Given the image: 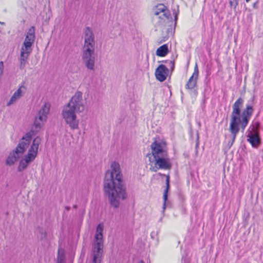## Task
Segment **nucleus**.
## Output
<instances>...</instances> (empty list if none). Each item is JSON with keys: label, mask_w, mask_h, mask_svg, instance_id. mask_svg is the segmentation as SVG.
I'll return each mask as SVG.
<instances>
[{"label": "nucleus", "mask_w": 263, "mask_h": 263, "mask_svg": "<svg viewBox=\"0 0 263 263\" xmlns=\"http://www.w3.org/2000/svg\"><path fill=\"white\" fill-rule=\"evenodd\" d=\"M110 168L111 170L107 171L105 173L103 188L110 205L117 209L120 201L126 198V187L119 163L116 161L112 162Z\"/></svg>", "instance_id": "nucleus-1"}, {"label": "nucleus", "mask_w": 263, "mask_h": 263, "mask_svg": "<svg viewBox=\"0 0 263 263\" xmlns=\"http://www.w3.org/2000/svg\"><path fill=\"white\" fill-rule=\"evenodd\" d=\"M243 100L241 98H238L232 106V112L231 116L229 130L231 133V141L228 145L231 147L235 141L237 134L240 129L243 132L248 124L253 114V109L251 105H247L241 114Z\"/></svg>", "instance_id": "nucleus-2"}, {"label": "nucleus", "mask_w": 263, "mask_h": 263, "mask_svg": "<svg viewBox=\"0 0 263 263\" xmlns=\"http://www.w3.org/2000/svg\"><path fill=\"white\" fill-rule=\"evenodd\" d=\"M152 153L148 154L149 170L157 172L159 170H170L172 163L168 157L167 144L164 141H155L151 145Z\"/></svg>", "instance_id": "nucleus-3"}, {"label": "nucleus", "mask_w": 263, "mask_h": 263, "mask_svg": "<svg viewBox=\"0 0 263 263\" xmlns=\"http://www.w3.org/2000/svg\"><path fill=\"white\" fill-rule=\"evenodd\" d=\"M86 104V99H83V93L77 91L71 97L68 103L62 110V116L66 123L72 130L79 128V120L76 112H82L84 111Z\"/></svg>", "instance_id": "nucleus-4"}, {"label": "nucleus", "mask_w": 263, "mask_h": 263, "mask_svg": "<svg viewBox=\"0 0 263 263\" xmlns=\"http://www.w3.org/2000/svg\"><path fill=\"white\" fill-rule=\"evenodd\" d=\"M152 13L154 19H158L159 25L161 26L172 27L176 22H174L170 11L167 7L162 4H159L155 6L152 10Z\"/></svg>", "instance_id": "nucleus-5"}, {"label": "nucleus", "mask_w": 263, "mask_h": 263, "mask_svg": "<svg viewBox=\"0 0 263 263\" xmlns=\"http://www.w3.org/2000/svg\"><path fill=\"white\" fill-rule=\"evenodd\" d=\"M103 227L100 224L97 226L92 254V263L101 262L103 252Z\"/></svg>", "instance_id": "nucleus-6"}, {"label": "nucleus", "mask_w": 263, "mask_h": 263, "mask_svg": "<svg viewBox=\"0 0 263 263\" xmlns=\"http://www.w3.org/2000/svg\"><path fill=\"white\" fill-rule=\"evenodd\" d=\"M49 110V104L46 103L39 111L38 116L35 118L34 124L31 130L33 134H36L41 130L42 123L46 121Z\"/></svg>", "instance_id": "nucleus-7"}, {"label": "nucleus", "mask_w": 263, "mask_h": 263, "mask_svg": "<svg viewBox=\"0 0 263 263\" xmlns=\"http://www.w3.org/2000/svg\"><path fill=\"white\" fill-rule=\"evenodd\" d=\"M82 60L83 64L88 70H95L96 61L95 51H82Z\"/></svg>", "instance_id": "nucleus-8"}, {"label": "nucleus", "mask_w": 263, "mask_h": 263, "mask_svg": "<svg viewBox=\"0 0 263 263\" xmlns=\"http://www.w3.org/2000/svg\"><path fill=\"white\" fill-rule=\"evenodd\" d=\"M259 123L256 122L255 125H253L251 129L248 131V141H249L253 147H257L260 143V138L259 136L258 128Z\"/></svg>", "instance_id": "nucleus-9"}, {"label": "nucleus", "mask_w": 263, "mask_h": 263, "mask_svg": "<svg viewBox=\"0 0 263 263\" xmlns=\"http://www.w3.org/2000/svg\"><path fill=\"white\" fill-rule=\"evenodd\" d=\"M169 74V69L166 65L163 64L160 65L156 69L155 76L158 81L163 82L166 79Z\"/></svg>", "instance_id": "nucleus-10"}, {"label": "nucleus", "mask_w": 263, "mask_h": 263, "mask_svg": "<svg viewBox=\"0 0 263 263\" xmlns=\"http://www.w3.org/2000/svg\"><path fill=\"white\" fill-rule=\"evenodd\" d=\"M31 137L29 133L22 138L18 144L16 146V151L24 153L29 146Z\"/></svg>", "instance_id": "nucleus-11"}, {"label": "nucleus", "mask_w": 263, "mask_h": 263, "mask_svg": "<svg viewBox=\"0 0 263 263\" xmlns=\"http://www.w3.org/2000/svg\"><path fill=\"white\" fill-rule=\"evenodd\" d=\"M22 89H23L24 91L26 90V88L23 84H22L20 86L19 88L13 93L10 100L8 102L7 104V106H10L12 104L15 103L18 99H19L22 96Z\"/></svg>", "instance_id": "nucleus-12"}, {"label": "nucleus", "mask_w": 263, "mask_h": 263, "mask_svg": "<svg viewBox=\"0 0 263 263\" xmlns=\"http://www.w3.org/2000/svg\"><path fill=\"white\" fill-rule=\"evenodd\" d=\"M198 76V69L197 65L196 64L194 68V72L192 77L189 80L186 87L189 89H193L196 86L197 79Z\"/></svg>", "instance_id": "nucleus-13"}, {"label": "nucleus", "mask_w": 263, "mask_h": 263, "mask_svg": "<svg viewBox=\"0 0 263 263\" xmlns=\"http://www.w3.org/2000/svg\"><path fill=\"white\" fill-rule=\"evenodd\" d=\"M24 153H21L16 151V147L14 151L10 154L6 159V163L8 165H13L17 160L20 157V155L23 154Z\"/></svg>", "instance_id": "nucleus-14"}, {"label": "nucleus", "mask_w": 263, "mask_h": 263, "mask_svg": "<svg viewBox=\"0 0 263 263\" xmlns=\"http://www.w3.org/2000/svg\"><path fill=\"white\" fill-rule=\"evenodd\" d=\"M158 175H159V176H165V175L162 174L160 173H159L158 174ZM169 182H170V177H169V175H167V176H166V189L164 191L163 195V208H163V212L164 211V210L166 209V200L167 199V193H168V189H169V186H170Z\"/></svg>", "instance_id": "nucleus-15"}, {"label": "nucleus", "mask_w": 263, "mask_h": 263, "mask_svg": "<svg viewBox=\"0 0 263 263\" xmlns=\"http://www.w3.org/2000/svg\"><path fill=\"white\" fill-rule=\"evenodd\" d=\"M35 39V27L34 26H32L28 30L25 41V42H30L31 43H33Z\"/></svg>", "instance_id": "nucleus-16"}, {"label": "nucleus", "mask_w": 263, "mask_h": 263, "mask_svg": "<svg viewBox=\"0 0 263 263\" xmlns=\"http://www.w3.org/2000/svg\"><path fill=\"white\" fill-rule=\"evenodd\" d=\"M167 44H164L159 47L156 50V55L158 57H165L168 53Z\"/></svg>", "instance_id": "nucleus-17"}, {"label": "nucleus", "mask_w": 263, "mask_h": 263, "mask_svg": "<svg viewBox=\"0 0 263 263\" xmlns=\"http://www.w3.org/2000/svg\"><path fill=\"white\" fill-rule=\"evenodd\" d=\"M35 235L37 238L41 240H44L47 237V233L43 228L38 227L35 231Z\"/></svg>", "instance_id": "nucleus-18"}, {"label": "nucleus", "mask_w": 263, "mask_h": 263, "mask_svg": "<svg viewBox=\"0 0 263 263\" xmlns=\"http://www.w3.org/2000/svg\"><path fill=\"white\" fill-rule=\"evenodd\" d=\"M33 43L24 41L21 47V52H24L25 54H30L32 51L31 46Z\"/></svg>", "instance_id": "nucleus-19"}, {"label": "nucleus", "mask_w": 263, "mask_h": 263, "mask_svg": "<svg viewBox=\"0 0 263 263\" xmlns=\"http://www.w3.org/2000/svg\"><path fill=\"white\" fill-rule=\"evenodd\" d=\"M33 43L24 41L21 47V52H24L25 54H30L32 51L31 46Z\"/></svg>", "instance_id": "nucleus-20"}, {"label": "nucleus", "mask_w": 263, "mask_h": 263, "mask_svg": "<svg viewBox=\"0 0 263 263\" xmlns=\"http://www.w3.org/2000/svg\"><path fill=\"white\" fill-rule=\"evenodd\" d=\"M96 42H84L82 51H95Z\"/></svg>", "instance_id": "nucleus-21"}, {"label": "nucleus", "mask_w": 263, "mask_h": 263, "mask_svg": "<svg viewBox=\"0 0 263 263\" xmlns=\"http://www.w3.org/2000/svg\"><path fill=\"white\" fill-rule=\"evenodd\" d=\"M41 142V139L39 137H36L33 141L32 144L29 150L37 153L39 146Z\"/></svg>", "instance_id": "nucleus-22"}, {"label": "nucleus", "mask_w": 263, "mask_h": 263, "mask_svg": "<svg viewBox=\"0 0 263 263\" xmlns=\"http://www.w3.org/2000/svg\"><path fill=\"white\" fill-rule=\"evenodd\" d=\"M30 54H25L24 52H21V56L19 59L20 65V68L21 69H24L26 66L27 60Z\"/></svg>", "instance_id": "nucleus-23"}, {"label": "nucleus", "mask_w": 263, "mask_h": 263, "mask_svg": "<svg viewBox=\"0 0 263 263\" xmlns=\"http://www.w3.org/2000/svg\"><path fill=\"white\" fill-rule=\"evenodd\" d=\"M84 39H95V34L89 27H86L84 29Z\"/></svg>", "instance_id": "nucleus-24"}, {"label": "nucleus", "mask_w": 263, "mask_h": 263, "mask_svg": "<svg viewBox=\"0 0 263 263\" xmlns=\"http://www.w3.org/2000/svg\"><path fill=\"white\" fill-rule=\"evenodd\" d=\"M36 156L37 154L35 152L29 150L27 155H25L23 159L25 160H27V162L30 163L35 159Z\"/></svg>", "instance_id": "nucleus-25"}, {"label": "nucleus", "mask_w": 263, "mask_h": 263, "mask_svg": "<svg viewBox=\"0 0 263 263\" xmlns=\"http://www.w3.org/2000/svg\"><path fill=\"white\" fill-rule=\"evenodd\" d=\"M29 164V163L27 162V160H25L24 159H22L20 162L17 168L18 171L22 172L24 171L27 167Z\"/></svg>", "instance_id": "nucleus-26"}, {"label": "nucleus", "mask_w": 263, "mask_h": 263, "mask_svg": "<svg viewBox=\"0 0 263 263\" xmlns=\"http://www.w3.org/2000/svg\"><path fill=\"white\" fill-rule=\"evenodd\" d=\"M64 255L63 254H60V250L58 251L57 256V263H63Z\"/></svg>", "instance_id": "nucleus-27"}, {"label": "nucleus", "mask_w": 263, "mask_h": 263, "mask_svg": "<svg viewBox=\"0 0 263 263\" xmlns=\"http://www.w3.org/2000/svg\"><path fill=\"white\" fill-rule=\"evenodd\" d=\"M162 62L168 63V66L170 67V69L171 71H173L174 69V60H171L169 62L168 61H162Z\"/></svg>", "instance_id": "nucleus-28"}, {"label": "nucleus", "mask_w": 263, "mask_h": 263, "mask_svg": "<svg viewBox=\"0 0 263 263\" xmlns=\"http://www.w3.org/2000/svg\"><path fill=\"white\" fill-rule=\"evenodd\" d=\"M194 137L196 141V148H197L199 146V134L197 130L196 131Z\"/></svg>", "instance_id": "nucleus-29"}, {"label": "nucleus", "mask_w": 263, "mask_h": 263, "mask_svg": "<svg viewBox=\"0 0 263 263\" xmlns=\"http://www.w3.org/2000/svg\"><path fill=\"white\" fill-rule=\"evenodd\" d=\"M238 0H230V4L231 7H234V8L235 9L238 5Z\"/></svg>", "instance_id": "nucleus-30"}, {"label": "nucleus", "mask_w": 263, "mask_h": 263, "mask_svg": "<svg viewBox=\"0 0 263 263\" xmlns=\"http://www.w3.org/2000/svg\"><path fill=\"white\" fill-rule=\"evenodd\" d=\"M84 42H96L95 39H84Z\"/></svg>", "instance_id": "nucleus-31"}, {"label": "nucleus", "mask_w": 263, "mask_h": 263, "mask_svg": "<svg viewBox=\"0 0 263 263\" xmlns=\"http://www.w3.org/2000/svg\"><path fill=\"white\" fill-rule=\"evenodd\" d=\"M257 4H258V2H256L255 3H254L253 5V7L254 8V9H257Z\"/></svg>", "instance_id": "nucleus-32"}, {"label": "nucleus", "mask_w": 263, "mask_h": 263, "mask_svg": "<svg viewBox=\"0 0 263 263\" xmlns=\"http://www.w3.org/2000/svg\"><path fill=\"white\" fill-rule=\"evenodd\" d=\"M155 233L154 232H153L151 233V237L153 239H154L155 238Z\"/></svg>", "instance_id": "nucleus-33"}, {"label": "nucleus", "mask_w": 263, "mask_h": 263, "mask_svg": "<svg viewBox=\"0 0 263 263\" xmlns=\"http://www.w3.org/2000/svg\"><path fill=\"white\" fill-rule=\"evenodd\" d=\"M183 156L185 157V158H189V155L188 153H184Z\"/></svg>", "instance_id": "nucleus-34"}, {"label": "nucleus", "mask_w": 263, "mask_h": 263, "mask_svg": "<svg viewBox=\"0 0 263 263\" xmlns=\"http://www.w3.org/2000/svg\"><path fill=\"white\" fill-rule=\"evenodd\" d=\"M191 137H192V138H194V135H193V133L192 132H191Z\"/></svg>", "instance_id": "nucleus-35"}, {"label": "nucleus", "mask_w": 263, "mask_h": 263, "mask_svg": "<svg viewBox=\"0 0 263 263\" xmlns=\"http://www.w3.org/2000/svg\"><path fill=\"white\" fill-rule=\"evenodd\" d=\"M138 263H144V261L143 260H140Z\"/></svg>", "instance_id": "nucleus-36"}, {"label": "nucleus", "mask_w": 263, "mask_h": 263, "mask_svg": "<svg viewBox=\"0 0 263 263\" xmlns=\"http://www.w3.org/2000/svg\"><path fill=\"white\" fill-rule=\"evenodd\" d=\"M0 24L2 25H5V23L0 22Z\"/></svg>", "instance_id": "nucleus-37"}, {"label": "nucleus", "mask_w": 263, "mask_h": 263, "mask_svg": "<svg viewBox=\"0 0 263 263\" xmlns=\"http://www.w3.org/2000/svg\"><path fill=\"white\" fill-rule=\"evenodd\" d=\"M176 18H177V16H176V15H175V21H176Z\"/></svg>", "instance_id": "nucleus-38"}, {"label": "nucleus", "mask_w": 263, "mask_h": 263, "mask_svg": "<svg viewBox=\"0 0 263 263\" xmlns=\"http://www.w3.org/2000/svg\"><path fill=\"white\" fill-rule=\"evenodd\" d=\"M69 209V208H68V207H66V210H68Z\"/></svg>", "instance_id": "nucleus-39"}, {"label": "nucleus", "mask_w": 263, "mask_h": 263, "mask_svg": "<svg viewBox=\"0 0 263 263\" xmlns=\"http://www.w3.org/2000/svg\"><path fill=\"white\" fill-rule=\"evenodd\" d=\"M247 2H249L250 0H246Z\"/></svg>", "instance_id": "nucleus-40"}]
</instances>
